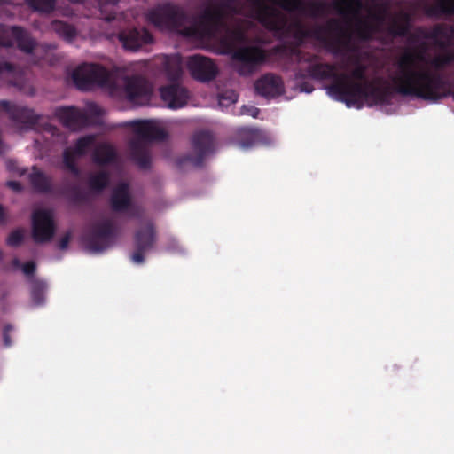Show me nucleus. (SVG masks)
<instances>
[{"label":"nucleus","instance_id":"obj_1","mask_svg":"<svg viewBox=\"0 0 454 454\" xmlns=\"http://www.w3.org/2000/svg\"><path fill=\"white\" fill-rule=\"evenodd\" d=\"M296 59L301 64L295 75L300 78H311L317 81L332 80L327 86V92L338 101L343 102L348 107L362 105L370 101L371 105L388 104L392 98L395 86L388 84L376 85L366 78L367 68L357 64L348 74L338 72L337 66L330 63L318 62L315 54L298 51Z\"/></svg>","mask_w":454,"mask_h":454},{"label":"nucleus","instance_id":"obj_2","mask_svg":"<svg viewBox=\"0 0 454 454\" xmlns=\"http://www.w3.org/2000/svg\"><path fill=\"white\" fill-rule=\"evenodd\" d=\"M137 136L129 143L130 159L142 169L151 166V157L145 142L163 141L168 137L166 130L156 120H137L127 123Z\"/></svg>","mask_w":454,"mask_h":454},{"label":"nucleus","instance_id":"obj_3","mask_svg":"<svg viewBox=\"0 0 454 454\" xmlns=\"http://www.w3.org/2000/svg\"><path fill=\"white\" fill-rule=\"evenodd\" d=\"M147 20L161 30L176 32L192 37L200 35L198 27L192 26L187 12L179 5L164 3L148 11Z\"/></svg>","mask_w":454,"mask_h":454},{"label":"nucleus","instance_id":"obj_4","mask_svg":"<svg viewBox=\"0 0 454 454\" xmlns=\"http://www.w3.org/2000/svg\"><path fill=\"white\" fill-rule=\"evenodd\" d=\"M363 9L361 0H337L335 4L336 12L349 19H355L357 23V29L362 36H366L374 32L378 26L382 25L386 19L387 7L384 4H376L373 11L369 12V18L372 22L364 20L360 12Z\"/></svg>","mask_w":454,"mask_h":454},{"label":"nucleus","instance_id":"obj_5","mask_svg":"<svg viewBox=\"0 0 454 454\" xmlns=\"http://www.w3.org/2000/svg\"><path fill=\"white\" fill-rule=\"evenodd\" d=\"M232 68L240 76L248 77L258 71L266 59L264 50L258 46L244 45L229 51Z\"/></svg>","mask_w":454,"mask_h":454},{"label":"nucleus","instance_id":"obj_6","mask_svg":"<svg viewBox=\"0 0 454 454\" xmlns=\"http://www.w3.org/2000/svg\"><path fill=\"white\" fill-rule=\"evenodd\" d=\"M215 151V139L208 130H199L192 137V153L181 156L177 160L179 167L191 163L193 167H201L206 157Z\"/></svg>","mask_w":454,"mask_h":454},{"label":"nucleus","instance_id":"obj_7","mask_svg":"<svg viewBox=\"0 0 454 454\" xmlns=\"http://www.w3.org/2000/svg\"><path fill=\"white\" fill-rule=\"evenodd\" d=\"M72 78L74 85L80 90L87 91L94 86H108L110 73L98 64H83L74 70Z\"/></svg>","mask_w":454,"mask_h":454},{"label":"nucleus","instance_id":"obj_8","mask_svg":"<svg viewBox=\"0 0 454 454\" xmlns=\"http://www.w3.org/2000/svg\"><path fill=\"white\" fill-rule=\"evenodd\" d=\"M116 238V227L106 219L93 225L82 238L85 248L90 253H101L112 246Z\"/></svg>","mask_w":454,"mask_h":454},{"label":"nucleus","instance_id":"obj_9","mask_svg":"<svg viewBox=\"0 0 454 454\" xmlns=\"http://www.w3.org/2000/svg\"><path fill=\"white\" fill-rule=\"evenodd\" d=\"M109 205L114 213H125L129 218L139 219L144 209L132 200L129 186L127 183H120L112 191Z\"/></svg>","mask_w":454,"mask_h":454},{"label":"nucleus","instance_id":"obj_10","mask_svg":"<svg viewBox=\"0 0 454 454\" xmlns=\"http://www.w3.org/2000/svg\"><path fill=\"white\" fill-rule=\"evenodd\" d=\"M254 18L270 31L280 33L285 29L286 20L279 11L267 4L264 0H250Z\"/></svg>","mask_w":454,"mask_h":454},{"label":"nucleus","instance_id":"obj_11","mask_svg":"<svg viewBox=\"0 0 454 454\" xmlns=\"http://www.w3.org/2000/svg\"><path fill=\"white\" fill-rule=\"evenodd\" d=\"M157 241V231L153 222L148 221L140 226L134 234L135 251L131 260L137 264L145 262V254L154 247Z\"/></svg>","mask_w":454,"mask_h":454},{"label":"nucleus","instance_id":"obj_12","mask_svg":"<svg viewBox=\"0 0 454 454\" xmlns=\"http://www.w3.org/2000/svg\"><path fill=\"white\" fill-rule=\"evenodd\" d=\"M56 225L51 210L37 209L32 214V237L35 243H45L53 238Z\"/></svg>","mask_w":454,"mask_h":454},{"label":"nucleus","instance_id":"obj_13","mask_svg":"<svg viewBox=\"0 0 454 454\" xmlns=\"http://www.w3.org/2000/svg\"><path fill=\"white\" fill-rule=\"evenodd\" d=\"M0 108L8 114L9 119L24 129H33L41 119L34 109L8 100H0Z\"/></svg>","mask_w":454,"mask_h":454},{"label":"nucleus","instance_id":"obj_14","mask_svg":"<svg viewBox=\"0 0 454 454\" xmlns=\"http://www.w3.org/2000/svg\"><path fill=\"white\" fill-rule=\"evenodd\" d=\"M186 65L192 77L202 82L213 81L218 74L215 63L210 58L200 54L190 56Z\"/></svg>","mask_w":454,"mask_h":454},{"label":"nucleus","instance_id":"obj_15","mask_svg":"<svg viewBox=\"0 0 454 454\" xmlns=\"http://www.w3.org/2000/svg\"><path fill=\"white\" fill-rule=\"evenodd\" d=\"M226 12L218 4L207 7L200 16L199 22H192V26L199 28L200 35L193 36L194 38H203L211 36L215 29L223 23L225 19Z\"/></svg>","mask_w":454,"mask_h":454},{"label":"nucleus","instance_id":"obj_16","mask_svg":"<svg viewBox=\"0 0 454 454\" xmlns=\"http://www.w3.org/2000/svg\"><path fill=\"white\" fill-rule=\"evenodd\" d=\"M124 91L128 100L138 106L148 104L152 96L150 84L146 79L140 75L127 77Z\"/></svg>","mask_w":454,"mask_h":454},{"label":"nucleus","instance_id":"obj_17","mask_svg":"<svg viewBox=\"0 0 454 454\" xmlns=\"http://www.w3.org/2000/svg\"><path fill=\"white\" fill-rule=\"evenodd\" d=\"M55 115L66 128L79 130L91 124L88 114L74 106H61L56 109Z\"/></svg>","mask_w":454,"mask_h":454},{"label":"nucleus","instance_id":"obj_18","mask_svg":"<svg viewBox=\"0 0 454 454\" xmlns=\"http://www.w3.org/2000/svg\"><path fill=\"white\" fill-rule=\"evenodd\" d=\"M118 39L127 51H137L153 41L152 34L145 27H129L118 34Z\"/></svg>","mask_w":454,"mask_h":454},{"label":"nucleus","instance_id":"obj_19","mask_svg":"<svg viewBox=\"0 0 454 454\" xmlns=\"http://www.w3.org/2000/svg\"><path fill=\"white\" fill-rule=\"evenodd\" d=\"M160 96L164 104L170 109H179L187 105L190 91L182 84L173 82L159 89Z\"/></svg>","mask_w":454,"mask_h":454},{"label":"nucleus","instance_id":"obj_20","mask_svg":"<svg viewBox=\"0 0 454 454\" xmlns=\"http://www.w3.org/2000/svg\"><path fill=\"white\" fill-rule=\"evenodd\" d=\"M254 90L258 95L272 98L284 92V83L279 76L268 73L255 81Z\"/></svg>","mask_w":454,"mask_h":454},{"label":"nucleus","instance_id":"obj_21","mask_svg":"<svg viewBox=\"0 0 454 454\" xmlns=\"http://www.w3.org/2000/svg\"><path fill=\"white\" fill-rule=\"evenodd\" d=\"M280 6L286 11L308 12L311 16H318L324 12L325 4L318 1L281 0Z\"/></svg>","mask_w":454,"mask_h":454},{"label":"nucleus","instance_id":"obj_22","mask_svg":"<svg viewBox=\"0 0 454 454\" xmlns=\"http://www.w3.org/2000/svg\"><path fill=\"white\" fill-rule=\"evenodd\" d=\"M28 179L33 190L37 193L53 194L56 192L52 184L51 176L42 171L36 166L32 168Z\"/></svg>","mask_w":454,"mask_h":454},{"label":"nucleus","instance_id":"obj_23","mask_svg":"<svg viewBox=\"0 0 454 454\" xmlns=\"http://www.w3.org/2000/svg\"><path fill=\"white\" fill-rule=\"evenodd\" d=\"M117 160L115 148L107 142L98 144L92 153V160L98 166H106Z\"/></svg>","mask_w":454,"mask_h":454},{"label":"nucleus","instance_id":"obj_24","mask_svg":"<svg viewBox=\"0 0 454 454\" xmlns=\"http://www.w3.org/2000/svg\"><path fill=\"white\" fill-rule=\"evenodd\" d=\"M12 38L17 43L18 48L26 53H32L36 48L37 43L30 34L21 27L13 26L11 28Z\"/></svg>","mask_w":454,"mask_h":454},{"label":"nucleus","instance_id":"obj_25","mask_svg":"<svg viewBox=\"0 0 454 454\" xmlns=\"http://www.w3.org/2000/svg\"><path fill=\"white\" fill-rule=\"evenodd\" d=\"M162 65L168 80L177 82L182 77L183 67L180 55L164 56Z\"/></svg>","mask_w":454,"mask_h":454},{"label":"nucleus","instance_id":"obj_26","mask_svg":"<svg viewBox=\"0 0 454 454\" xmlns=\"http://www.w3.org/2000/svg\"><path fill=\"white\" fill-rule=\"evenodd\" d=\"M427 14L431 17H453L454 0H434V4L427 9Z\"/></svg>","mask_w":454,"mask_h":454},{"label":"nucleus","instance_id":"obj_27","mask_svg":"<svg viewBox=\"0 0 454 454\" xmlns=\"http://www.w3.org/2000/svg\"><path fill=\"white\" fill-rule=\"evenodd\" d=\"M87 184L92 192L101 193L110 184V174L106 170L91 174L88 177Z\"/></svg>","mask_w":454,"mask_h":454},{"label":"nucleus","instance_id":"obj_28","mask_svg":"<svg viewBox=\"0 0 454 454\" xmlns=\"http://www.w3.org/2000/svg\"><path fill=\"white\" fill-rule=\"evenodd\" d=\"M48 286L43 280L32 278L30 296L34 306H43L45 303V294Z\"/></svg>","mask_w":454,"mask_h":454},{"label":"nucleus","instance_id":"obj_29","mask_svg":"<svg viewBox=\"0 0 454 454\" xmlns=\"http://www.w3.org/2000/svg\"><path fill=\"white\" fill-rule=\"evenodd\" d=\"M51 29L60 38L68 43L73 42L77 36L76 28L73 25L62 20H53L51 23Z\"/></svg>","mask_w":454,"mask_h":454},{"label":"nucleus","instance_id":"obj_30","mask_svg":"<svg viewBox=\"0 0 454 454\" xmlns=\"http://www.w3.org/2000/svg\"><path fill=\"white\" fill-rule=\"evenodd\" d=\"M77 157L79 156L74 152L72 147H67L63 152V168L74 176H80L81 173L76 163Z\"/></svg>","mask_w":454,"mask_h":454},{"label":"nucleus","instance_id":"obj_31","mask_svg":"<svg viewBox=\"0 0 454 454\" xmlns=\"http://www.w3.org/2000/svg\"><path fill=\"white\" fill-rule=\"evenodd\" d=\"M239 135V144L243 148L253 146L260 138V131L252 128L241 129Z\"/></svg>","mask_w":454,"mask_h":454},{"label":"nucleus","instance_id":"obj_32","mask_svg":"<svg viewBox=\"0 0 454 454\" xmlns=\"http://www.w3.org/2000/svg\"><path fill=\"white\" fill-rule=\"evenodd\" d=\"M95 135H87L82 137L76 140L74 146L72 147V149L79 157L84 156L87 154L90 147L95 144Z\"/></svg>","mask_w":454,"mask_h":454},{"label":"nucleus","instance_id":"obj_33","mask_svg":"<svg viewBox=\"0 0 454 454\" xmlns=\"http://www.w3.org/2000/svg\"><path fill=\"white\" fill-rule=\"evenodd\" d=\"M27 5L35 12L50 13L55 9V0H25Z\"/></svg>","mask_w":454,"mask_h":454},{"label":"nucleus","instance_id":"obj_34","mask_svg":"<svg viewBox=\"0 0 454 454\" xmlns=\"http://www.w3.org/2000/svg\"><path fill=\"white\" fill-rule=\"evenodd\" d=\"M24 240V231L22 229H15L11 231L6 239V244L12 247H17L22 244Z\"/></svg>","mask_w":454,"mask_h":454},{"label":"nucleus","instance_id":"obj_35","mask_svg":"<svg viewBox=\"0 0 454 454\" xmlns=\"http://www.w3.org/2000/svg\"><path fill=\"white\" fill-rule=\"evenodd\" d=\"M15 70L14 65L6 61H0V78L8 79L9 82H12Z\"/></svg>","mask_w":454,"mask_h":454},{"label":"nucleus","instance_id":"obj_36","mask_svg":"<svg viewBox=\"0 0 454 454\" xmlns=\"http://www.w3.org/2000/svg\"><path fill=\"white\" fill-rule=\"evenodd\" d=\"M68 191L71 192V200L74 202H82L85 200L84 194L81 192L77 185L69 187Z\"/></svg>","mask_w":454,"mask_h":454},{"label":"nucleus","instance_id":"obj_37","mask_svg":"<svg viewBox=\"0 0 454 454\" xmlns=\"http://www.w3.org/2000/svg\"><path fill=\"white\" fill-rule=\"evenodd\" d=\"M12 330H13V326L11 324H7L4 327V330H3V341H4V347H6V348L11 347L12 344V339H11V335H10V333Z\"/></svg>","mask_w":454,"mask_h":454},{"label":"nucleus","instance_id":"obj_38","mask_svg":"<svg viewBox=\"0 0 454 454\" xmlns=\"http://www.w3.org/2000/svg\"><path fill=\"white\" fill-rule=\"evenodd\" d=\"M23 273L27 277H32L36 270V264L34 261H29L21 266Z\"/></svg>","mask_w":454,"mask_h":454},{"label":"nucleus","instance_id":"obj_39","mask_svg":"<svg viewBox=\"0 0 454 454\" xmlns=\"http://www.w3.org/2000/svg\"><path fill=\"white\" fill-rule=\"evenodd\" d=\"M405 31V27L397 22H394L390 27V33L395 35H403Z\"/></svg>","mask_w":454,"mask_h":454},{"label":"nucleus","instance_id":"obj_40","mask_svg":"<svg viewBox=\"0 0 454 454\" xmlns=\"http://www.w3.org/2000/svg\"><path fill=\"white\" fill-rule=\"evenodd\" d=\"M236 1L237 0H223L218 5L222 6V8L224 10L225 12H226V11L234 12H235L234 4L236 3Z\"/></svg>","mask_w":454,"mask_h":454},{"label":"nucleus","instance_id":"obj_41","mask_svg":"<svg viewBox=\"0 0 454 454\" xmlns=\"http://www.w3.org/2000/svg\"><path fill=\"white\" fill-rule=\"evenodd\" d=\"M71 239V232H67L59 241L58 247L61 250H65L67 248L68 244Z\"/></svg>","mask_w":454,"mask_h":454},{"label":"nucleus","instance_id":"obj_42","mask_svg":"<svg viewBox=\"0 0 454 454\" xmlns=\"http://www.w3.org/2000/svg\"><path fill=\"white\" fill-rule=\"evenodd\" d=\"M6 185L16 192H20L23 189L22 184L18 181H8L6 183Z\"/></svg>","mask_w":454,"mask_h":454},{"label":"nucleus","instance_id":"obj_43","mask_svg":"<svg viewBox=\"0 0 454 454\" xmlns=\"http://www.w3.org/2000/svg\"><path fill=\"white\" fill-rule=\"evenodd\" d=\"M119 0H101L100 1V10L101 12H104V9L107 6L114 7L118 4Z\"/></svg>","mask_w":454,"mask_h":454},{"label":"nucleus","instance_id":"obj_44","mask_svg":"<svg viewBox=\"0 0 454 454\" xmlns=\"http://www.w3.org/2000/svg\"><path fill=\"white\" fill-rule=\"evenodd\" d=\"M243 114H247L252 115L253 117L256 118L257 114H259V109L254 106H244L242 108Z\"/></svg>","mask_w":454,"mask_h":454},{"label":"nucleus","instance_id":"obj_45","mask_svg":"<svg viewBox=\"0 0 454 454\" xmlns=\"http://www.w3.org/2000/svg\"><path fill=\"white\" fill-rule=\"evenodd\" d=\"M89 111L92 115L100 116L102 114V109L96 104L89 106Z\"/></svg>","mask_w":454,"mask_h":454},{"label":"nucleus","instance_id":"obj_46","mask_svg":"<svg viewBox=\"0 0 454 454\" xmlns=\"http://www.w3.org/2000/svg\"><path fill=\"white\" fill-rule=\"evenodd\" d=\"M6 221V214L4 208L2 205H0V225L5 223Z\"/></svg>","mask_w":454,"mask_h":454},{"label":"nucleus","instance_id":"obj_47","mask_svg":"<svg viewBox=\"0 0 454 454\" xmlns=\"http://www.w3.org/2000/svg\"><path fill=\"white\" fill-rule=\"evenodd\" d=\"M12 265L15 268H20L22 266L20 261L18 258H14L12 260Z\"/></svg>","mask_w":454,"mask_h":454},{"label":"nucleus","instance_id":"obj_48","mask_svg":"<svg viewBox=\"0 0 454 454\" xmlns=\"http://www.w3.org/2000/svg\"><path fill=\"white\" fill-rule=\"evenodd\" d=\"M115 18V13L110 12L108 15L105 16L104 19L107 21H110Z\"/></svg>","mask_w":454,"mask_h":454},{"label":"nucleus","instance_id":"obj_49","mask_svg":"<svg viewBox=\"0 0 454 454\" xmlns=\"http://www.w3.org/2000/svg\"><path fill=\"white\" fill-rule=\"evenodd\" d=\"M312 90H313L312 87H309V88L307 87V83H304L301 85V90H304L306 92H311Z\"/></svg>","mask_w":454,"mask_h":454},{"label":"nucleus","instance_id":"obj_50","mask_svg":"<svg viewBox=\"0 0 454 454\" xmlns=\"http://www.w3.org/2000/svg\"><path fill=\"white\" fill-rule=\"evenodd\" d=\"M4 46H7V43L4 39L0 38V48Z\"/></svg>","mask_w":454,"mask_h":454},{"label":"nucleus","instance_id":"obj_51","mask_svg":"<svg viewBox=\"0 0 454 454\" xmlns=\"http://www.w3.org/2000/svg\"><path fill=\"white\" fill-rule=\"evenodd\" d=\"M9 0H0V5L8 3Z\"/></svg>","mask_w":454,"mask_h":454},{"label":"nucleus","instance_id":"obj_52","mask_svg":"<svg viewBox=\"0 0 454 454\" xmlns=\"http://www.w3.org/2000/svg\"><path fill=\"white\" fill-rule=\"evenodd\" d=\"M60 193L61 194H67V190H63Z\"/></svg>","mask_w":454,"mask_h":454},{"label":"nucleus","instance_id":"obj_53","mask_svg":"<svg viewBox=\"0 0 454 454\" xmlns=\"http://www.w3.org/2000/svg\"><path fill=\"white\" fill-rule=\"evenodd\" d=\"M25 172H26V171H25V170H23V171H21V172L20 173V175H24V174H25Z\"/></svg>","mask_w":454,"mask_h":454}]
</instances>
